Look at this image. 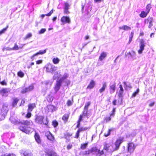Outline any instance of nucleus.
<instances>
[{
  "mask_svg": "<svg viewBox=\"0 0 156 156\" xmlns=\"http://www.w3.org/2000/svg\"><path fill=\"white\" fill-rule=\"evenodd\" d=\"M8 111V105L4 103L0 110V120H3L5 119V116L6 115Z\"/></svg>",
  "mask_w": 156,
  "mask_h": 156,
  "instance_id": "f257e3e1",
  "label": "nucleus"
},
{
  "mask_svg": "<svg viewBox=\"0 0 156 156\" xmlns=\"http://www.w3.org/2000/svg\"><path fill=\"white\" fill-rule=\"evenodd\" d=\"M35 121L36 123L45 125H47L48 123V122L47 118H46L45 120H44V116L36 115H35Z\"/></svg>",
  "mask_w": 156,
  "mask_h": 156,
  "instance_id": "f03ea898",
  "label": "nucleus"
},
{
  "mask_svg": "<svg viewBox=\"0 0 156 156\" xmlns=\"http://www.w3.org/2000/svg\"><path fill=\"white\" fill-rule=\"evenodd\" d=\"M90 153L95 154L97 156H100L104 154V152L103 150L101 151L96 147H93L89 151H86V154H89Z\"/></svg>",
  "mask_w": 156,
  "mask_h": 156,
  "instance_id": "7ed1b4c3",
  "label": "nucleus"
},
{
  "mask_svg": "<svg viewBox=\"0 0 156 156\" xmlns=\"http://www.w3.org/2000/svg\"><path fill=\"white\" fill-rule=\"evenodd\" d=\"M112 144H105L104 146V149L108 152H113L115 150Z\"/></svg>",
  "mask_w": 156,
  "mask_h": 156,
  "instance_id": "20e7f679",
  "label": "nucleus"
},
{
  "mask_svg": "<svg viewBox=\"0 0 156 156\" xmlns=\"http://www.w3.org/2000/svg\"><path fill=\"white\" fill-rule=\"evenodd\" d=\"M46 69L47 72L52 73L57 69V67L49 63L46 66Z\"/></svg>",
  "mask_w": 156,
  "mask_h": 156,
  "instance_id": "39448f33",
  "label": "nucleus"
},
{
  "mask_svg": "<svg viewBox=\"0 0 156 156\" xmlns=\"http://www.w3.org/2000/svg\"><path fill=\"white\" fill-rule=\"evenodd\" d=\"M127 55H129L128 58L130 61H133L136 59V53L134 51H132L129 52L127 53Z\"/></svg>",
  "mask_w": 156,
  "mask_h": 156,
  "instance_id": "423d86ee",
  "label": "nucleus"
},
{
  "mask_svg": "<svg viewBox=\"0 0 156 156\" xmlns=\"http://www.w3.org/2000/svg\"><path fill=\"white\" fill-rule=\"evenodd\" d=\"M123 138L120 137L116 140L115 144V147H114L115 150L119 148L120 144L123 142Z\"/></svg>",
  "mask_w": 156,
  "mask_h": 156,
  "instance_id": "0eeeda50",
  "label": "nucleus"
},
{
  "mask_svg": "<svg viewBox=\"0 0 156 156\" xmlns=\"http://www.w3.org/2000/svg\"><path fill=\"white\" fill-rule=\"evenodd\" d=\"M61 21L62 24H64L66 23H71L69 17L67 16H62L61 19Z\"/></svg>",
  "mask_w": 156,
  "mask_h": 156,
  "instance_id": "6e6552de",
  "label": "nucleus"
},
{
  "mask_svg": "<svg viewBox=\"0 0 156 156\" xmlns=\"http://www.w3.org/2000/svg\"><path fill=\"white\" fill-rule=\"evenodd\" d=\"M145 46V43L143 40L142 39L140 41V49L138 50V52L139 54H141L143 51L144 49Z\"/></svg>",
  "mask_w": 156,
  "mask_h": 156,
  "instance_id": "1a4fd4ad",
  "label": "nucleus"
},
{
  "mask_svg": "<svg viewBox=\"0 0 156 156\" xmlns=\"http://www.w3.org/2000/svg\"><path fill=\"white\" fill-rule=\"evenodd\" d=\"M135 147L136 146L133 143H129L128 147V152L130 153H133Z\"/></svg>",
  "mask_w": 156,
  "mask_h": 156,
  "instance_id": "9d476101",
  "label": "nucleus"
},
{
  "mask_svg": "<svg viewBox=\"0 0 156 156\" xmlns=\"http://www.w3.org/2000/svg\"><path fill=\"white\" fill-rule=\"evenodd\" d=\"M19 128L20 130L27 134H29L33 130V129L30 128H26L22 126H20Z\"/></svg>",
  "mask_w": 156,
  "mask_h": 156,
  "instance_id": "9b49d317",
  "label": "nucleus"
},
{
  "mask_svg": "<svg viewBox=\"0 0 156 156\" xmlns=\"http://www.w3.org/2000/svg\"><path fill=\"white\" fill-rule=\"evenodd\" d=\"M9 91V90L8 89H3L0 91V94L3 96L6 97L8 95V92Z\"/></svg>",
  "mask_w": 156,
  "mask_h": 156,
  "instance_id": "f8f14e48",
  "label": "nucleus"
},
{
  "mask_svg": "<svg viewBox=\"0 0 156 156\" xmlns=\"http://www.w3.org/2000/svg\"><path fill=\"white\" fill-rule=\"evenodd\" d=\"M70 5L67 2H65L64 4V13L65 14H68L70 13L69 11Z\"/></svg>",
  "mask_w": 156,
  "mask_h": 156,
  "instance_id": "ddd939ff",
  "label": "nucleus"
},
{
  "mask_svg": "<svg viewBox=\"0 0 156 156\" xmlns=\"http://www.w3.org/2000/svg\"><path fill=\"white\" fill-rule=\"evenodd\" d=\"M153 21V19L152 17H148L147 19L145 20V23H149L148 27L150 28H151L153 26L152 22Z\"/></svg>",
  "mask_w": 156,
  "mask_h": 156,
  "instance_id": "4468645a",
  "label": "nucleus"
},
{
  "mask_svg": "<svg viewBox=\"0 0 156 156\" xmlns=\"http://www.w3.org/2000/svg\"><path fill=\"white\" fill-rule=\"evenodd\" d=\"M34 88V86L33 85H31L28 87L23 89L21 91L22 93H25L29 91H30Z\"/></svg>",
  "mask_w": 156,
  "mask_h": 156,
  "instance_id": "2eb2a0df",
  "label": "nucleus"
},
{
  "mask_svg": "<svg viewBox=\"0 0 156 156\" xmlns=\"http://www.w3.org/2000/svg\"><path fill=\"white\" fill-rule=\"evenodd\" d=\"M45 152L48 156H58L55 152L51 150H46Z\"/></svg>",
  "mask_w": 156,
  "mask_h": 156,
  "instance_id": "dca6fc26",
  "label": "nucleus"
},
{
  "mask_svg": "<svg viewBox=\"0 0 156 156\" xmlns=\"http://www.w3.org/2000/svg\"><path fill=\"white\" fill-rule=\"evenodd\" d=\"M62 83V82L59 81V80L57 81L55 87V90L56 92H57L59 89Z\"/></svg>",
  "mask_w": 156,
  "mask_h": 156,
  "instance_id": "f3484780",
  "label": "nucleus"
},
{
  "mask_svg": "<svg viewBox=\"0 0 156 156\" xmlns=\"http://www.w3.org/2000/svg\"><path fill=\"white\" fill-rule=\"evenodd\" d=\"M45 135L48 140H49L52 142H53L54 140V137L51 133L49 132L47 133H46Z\"/></svg>",
  "mask_w": 156,
  "mask_h": 156,
  "instance_id": "a211bd4d",
  "label": "nucleus"
},
{
  "mask_svg": "<svg viewBox=\"0 0 156 156\" xmlns=\"http://www.w3.org/2000/svg\"><path fill=\"white\" fill-rule=\"evenodd\" d=\"M20 123L27 126H32L33 124V122L31 121L27 120L26 121L23 120L20 122Z\"/></svg>",
  "mask_w": 156,
  "mask_h": 156,
  "instance_id": "6ab92c4d",
  "label": "nucleus"
},
{
  "mask_svg": "<svg viewBox=\"0 0 156 156\" xmlns=\"http://www.w3.org/2000/svg\"><path fill=\"white\" fill-rule=\"evenodd\" d=\"M119 90L118 92V96L119 98H122L123 96L124 92V89L122 85L120 84L119 86Z\"/></svg>",
  "mask_w": 156,
  "mask_h": 156,
  "instance_id": "aec40b11",
  "label": "nucleus"
},
{
  "mask_svg": "<svg viewBox=\"0 0 156 156\" xmlns=\"http://www.w3.org/2000/svg\"><path fill=\"white\" fill-rule=\"evenodd\" d=\"M83 114V116H86L87 118H88L91 115V114H90L88 111V109L85 108H84Z\"/></svg>",
  "mask_w": 156,
  "mask_h": 156,
  "instance_id": "412c9836",
  "label": "nucleus"
},
{
  "mask_svg": "<svg viewBox=\"0 0 156 156\" xmlns=\"http://www.w3.org/2000/svg\"><path fill=\"white\" fill-rule=\"evenodd\" d=\"M109 88L110 93H113L115 90V84H114L109 85Z\"/></svg>",
  "mask_w": 156,
  "mask_h": 156,
  "instance_id": "4be33fe9",
  "label": "nucleus"
},
{
  "mask_svg": "<svg viewBox=\"0 0 156 156\" xmlns=\"http://www.w3.org/2000/svg\"><path fill=\"white\" fill-rule=\"evenodd\" d=\"M35 139L36 142L38 144L41 143V140L39 134L37 133H36L34 135Z\"/></svg>",
  "mask_w": 156,
  "mask_h": 156,
  "instance_id": "5701e85b",
  "label": "nucleus"
},
{
  "mask_svg": "<svg viewBox=\"0 0 156 156\" xmlns=\"http://www.w3.org/2000/svg\"><path fill=\"white\" fill-rule=\"evenodd\" d=\"M107 87V83L106 82H103L102 87L99 90V92L101 93L105 90L106 88Z\"/></svg>",
  "mask_w": 156,
  "mask_h": 156,
  "instance_id": "b1692460",
  "label": "nucleus"
},
{
  "mask_svg": "<svg viewBox=\"0 0 156 156\" xmlns=\"http://www.w3.org/2000/svg\"><path fill=\"white\" fill-rule=\"evenodd\" d=\"M61 76V72L60 71L56 72L53 76V79L55 80L56 79H58Z\"/></svg>",
  "mask_w": 156,
  "mask_h": 156,
  "instance_id": "393cba45",
  "label": "nucleus"
},
{
  "mask_svg": "<svg viewBox=\"0 0 156 156\" xmlns=\"http://www.w3.org/2000/svg\"><path fill=\"white\" fill-rule=\"evenodd\" d=\"M47 108L48 110V112H52L56 110L55 107L52 105H48L47 106Z\"/></svg>",
  "mask_w": 156,
  "mask_h": 156,
  "instance_id": "a878e982",
  "label": "nucleus"
},
{
  "mask_svg": "<svg viewBox=\"0 0 156 156\" xmlns=\"http://www.w3.org/2000/svg\"><path fill=\"white\" fill-rule=\"evenodd\" d=\"M69 76V74L67 73H65L63 75V76L60 78L59 80V81L62 82L65 80Z\"/></svg>",
  "mask_w": 156,
  "mask_h": 156,
  "instance_id": "bb28decb",
  "label": "nucleus"
},
{
  "mask_svg": "<svg viewBox=\"0 0 156 156\" xmlns=\"http://www.w3.org/2000/svg\"><path fill=\"white\" fill-rule=\"evenodd\" d=\"M36 107V105L35 103L30 104L28 105V108L27 111L31 112L33 109Z\"/></svg>",
  "mask_w": 156,
  "mask_h": 156,
  "instance_id": "cd10ccee",
  "label": "nucleus"
},
{
  "mask_svg": "<svg viewBox=\"0 0 156 156\" xmlns=\"http://www.w3.org/2000/svg\"><path fill=\"white\" fill-rule=\"evenodd\" d=\"M9 120L12 123L15 124H19L20 122L19 120H16L12 117H11L9 118Z\"/></svg>",
  "mask_w": 156,
  "mask_h": 156,
  "instance_id": "c85d7f7f",
  "label": "nucleus"
},
{
  "mask_svg": "<svg viewBox=\"0 0 156 156\" xmlns=\"http://www.w3.org/2000/svg\"><path fill=\"white\" fill-rule=\"evenodd\" d=\"M107 56V54L106 52H103L100 55L99 57V60L102 61Z\"/></svg>",
  "mask_w": 156,
  "mask_h": 156,
  "instance_id": "c756f323",
  "label": "nucleus"
},
{
  "mask_svg": "<svg viewBox=\"0 0 156 156\" xmlns=\"http://www.w3.org/2000/svg\"><path fill=\"white\" fill-rule=\"evenodd\" d=\"M119 28L120 29H123L124 30H128L131 29V28L126 25H124L122 27H119Z\"/></svg>",
  "mask_w": 156,
  "mask_h": 156,
  "instance_id": "7c9ffc66",
  "label": "nucleus"
},
{
  "mask_svg": "<svg viewBox=\"0 0 156 156\" xmlns=\"http://www.w3.org/2000/svg\"><path fill=\"white\" fill-rule=\"evenodd\" d=\"M95 85V82L93 80H92L87 87V88L91 89L93 88Z\"/></svg>",
  "mask_w": 156,
  "mask_h": 156,
  "instance_id": "2f4dec72",
  "label": "nucleus"
},
{
  "mask_svg": "<svg viewBox=\"0 0 156 156\" xmlns=\"http://www.w3.org/2000/svg\"><path fill=\"white\" fill-rule=\"evenodd\" d=\"M148 13L147 12L142 11L140 14V16L141 18H144L147 16Z\"/></svg>",
  "mask_w": 156,
  "mask_h": 156,
  "instance_id": "473e14b6",
  "label": "nucleus"
},
{
  "mask_svg": "<svg viewBox=\"0 0 156 156\" xmlns=\"http://www.w3.org/2000/svg\"><path fill=\"white\" fill-rule=\"evenodd\" d=\"M123 83L124 85V87L125 88H131L132 86L131 84L129 83H127L125 82H123Z\"/></svg>",
  "mask_w": 156,
  "mask_h": 156,
  "instance_id": "72a5a7b5",
  "label": "nucleus"
},
{
  "mask_svg": "<svg viewBox=\"0 0 156 156\" xmlns=\"http://www.w3.org/2000/svg\"><path fill=\"white\" fill-rule=\"evenodd\" d=\"M18 101L19 100L17 98H15L13 99V101L12 103L13 107H14L16 105Z\"/></svg>",
  "mask_w": 156,
  "mask_h": 156,
  "instance_id": "f704fd0d",
  "label": "nucleus"
},
{
  "mask_svg": "<svg viewBox=\"0 0 156 156\" xmlns=\"http://www.w3.org/2000/svg\"><path fill=\"white\" fill-rule=\"evenodd\" d=\"M60 61V60L58 58H54L52 60L53 63L54 64H57Z\"/></svg>",
  "mask_w": 156,
  "mask_h": 156,
  "instance_id": "c9c22d12",
  "label": "nucleus"
},
{
  "mask_svg": "<svg viewBox=\"0 0 156 156\" xmlns=\"http://www.w3.org/2000/svg\"><path fill=\"white\" fill-rule=\"evenodd\" d=\"M69 117V115L65 114L62 117V119L64 121H67Z\"/></svg>",
  "mask_w": 156,
  "mask_h": 156,
  "instance_id": "e433bc0d",
  "label": "nucleus"
},
{
  "mask_svg": "<svg viewBox=\"0 0 156 156\" xmlns=\"http://www.w3.org/2000/svg\"><path fill=\"white\" fill-rule=\"evenodd\" d=\"M89 129V128L88 127H82L79 128L78 130L80 133L81 132H82V131H85V130H87V129Z\"/></svg>",
  "mask_w": 156,
  "mask_h": 156,
  "instance_id": "4c0bfd02",
  "label": "nucleus"
},
{
  "mask_svg": "<svg viewBox=\"0 0 156 156\" xmlns=\"http://www.w3.org/2000/svg\"><path fill=\"white\" fill-rule=\"evenodd\" d=\"M113 128H112L109 129L108 130V131L107 133H105L104 134V136L105 137H107L108 136H109L110 134V132L111 131L113 130Z\"/></svg>",
  "mask_w": 156,
  "mask_h": 156,
  "instance_id": "58836bf2",
  "label": "nucleus"
},
{
  "mask_svg": "<svg viewBox=\"0 0 156 156\" xmlns=\"http://www.w3.org/2000/svg\"><path fill=\"white\" fill-rule=\"evenodd\" d=\"M46 49H45L43 51L40 50L39 52L37 53L36 54L37 55H40V54L42 55V54H43L45 53L46 52Z\"/></svg>",
  "mask_w": 156,
  "mask_h": 156,
  "instance_id": "ea45409f",
  "label": "nucleus"
},
{
  "mask_svg": "<svg viewBox=\"0 0 156 156\" xmlns=\"http://www.w3.org/2000/svg\"><path fill=\"white\" fill-rule=\"evenodd\" d=\"M12 48V50H17L19 49V47L16 43H15L14 46Z\"/></svg>",
  "mask_w": 156,
  "mask_h": 156,
  "instance_id": "a19ab883",
  "label": "nucleus"
},
{
  "mask_svg": "<svg viewBox=\"0 0 156 156\" xmlns=\"http://www.w3.org/2000/svg\"><path fill=\"white\" fill-rule=\"evenodd\" d=\"M8 26L7 25L6 27L3 28L2 30L0 31V35L4 33L6 31L7 28H8Z\"/></svg>",
  "mask_w": 156,
  "mask_h": 156,
  "instance_id": "79ce46f5",
  "label": "nucleus"
},
{
  "mask_svg": "<svg viewBox=\"0 0 156 156\" xmlns=\"http://www.w3.org/2000/svg\"><path fill=\"white\" fill-rule=\"evenodd\" d=\"M151 5L150 4H148L146 7V12L148 13L149 12L150 10L151 9Z\"/></svg>",
  "mask_w": 156,
  "mask_h": 156,
  "instance_id": "37998d69",
  "label": "nucleus"
},
{
  "mask_svg": "<svg viewBox=\"0 0 156 156\" xmlns=\"http://www.w3.org/2000/svg\"><path fill=\"white\" fill-rule=\"evenodd\" d=\"M88 145L87 143L82 144L81 146V148L82 149H85Z\"/></svg>",
  "mask_w": 156,
  "mask_h": 156,
  "instance_id": "c03bdc74",
  "label": "nucleus"
},
{
  "mask_svg": "<svg viewBox=\"0 0 156 156\" xmlns=\"http://www.w3.org/2000/svg\"><path fill=\"white\" fill-rule=\"evenodd\" d=\"M139 92V89L138 88L136 91L135 92L132 94V96L133 97H135L136 95Z\"/></svg>",
  "mask_w": 156,
  "mask_h": 156,
  "instance_id": "a18cd8bd",
  "label": "nucleus"
},
{
  "mask_svg": "<svg viewBox=\"0 0 156 156\" xmlns=\"http://www.w3.org/2000/svg\"><path fill=\"white\" fill-rule=\"evenodd\" d=\"M90 102L88 101L85 104L84 107V108L85 109H88V107L90 106Z\"/></svg>",
  "mask_w": 156,
  "mask_h": 156,
  "instance_id": "49530a36",
  "label": "nucleus"
},
{
  "mask_svg": "<svg viewBox=\"0 0 156 156\" xmlns=\"http://www.w3.org/2000/svg\"><path fill=\"white\" fill-rule=\"evenodd\" d=\"M18 75L20 77H22L24 76V73L21 71H20L18 73Z\"/></svg>",
  "mask_w": 156,
  "mask_h": 156,
  "instance_id": "de8ad7c7",
  "label": "nucleus"
},
{
  "mask_svg": "<svg viewBox=\"0 0 156 156\" xmlns=\"http://www.w3.org/2000/svg\"><path fill=\"white\" fill-rule=\"evenodd\" d=\"M31 112L27 111V113L26 116V117L27 118H29L31 117Z\"/></svg>",
  "mask_w": 156,
  "mask_h": 156,
  "instance_id": "09e8293b",
  "label": "nucleus"
},
{
  "mask_svg": "<svg viewBox=\"0 0 156 156\" xmlns=\"http://www.w3.org/2000/svg\"><path fill=\"white\" fill-rule=\"evenodd\" d=\"M32 36V34L31 33H29L24 38L25 40H26L27 39L31 37Z\"/></svg>",
  "mask_w": 156,
  "mask_h": 156,
  "instance_id": "8fccbe9b",
  "label": "nucleus"
},
{
  "mask_svg": "<svg viewBox=\"0 0 156 156\" xmlns=\"http://www.w3.org/2000/svg\"><path fill=\"white\" fill-rule=\"evenodd\" d=\"M3 50H6L7 51H12V48L9 47H4L3 49Z\"/></svg>",
  "mask_w": 156,
  "mask_h": 156,
  "instance_id": "3c124183",
  "label": "nucleus"
},
{
  "mask_svg": "<svg viewBox=\"0 0 156 156\" xmlns=\"http://www.w3.org/2000/svg\"><path fill=\"white\" fill-rule=\"evenodd\" d=\"M46 30L45 29H42L39 31V34H43L46 31Z\"/></svg>",
  "mask_w": 156,
  "mask_h": 156,
  "instance_id": "603ef678",
  "label": "nucleus"
},
{
  "mask_svg": "<svg viewBox=\"0 0 156 156\" xmlns=\"http://www.w3.org/2000/svg\"><path fill=\"white\" fill-rule=\"evenodd\" d=\"M52 124L53 126L55 127H56L58 125V123L56 121H54L52 122Z\"/></svg>",
  "mask_w": 156,
  "mask_h": 156,
  "instance_id": "864d4df0",
  "label": "nucleus"
},
{
  "mask_svg": "<svg viewBox=\"0 0 156 156\" xmlns=\"http://www.w3.org/2000/svg\"><path fill=\"white\" fill-rule=\"evenodd\" d=\"M24 156H32V155L31 153H28L26 152H25L23 153Z\"/></svg>",
  "mask_w": 156,
  "mask_h": 156,
  "instance_id": "5fc2aeb1",
  "label": "nucleus"
},
{
  "mask_svg": "<svg viewBox=\"0 0 156 156\" xmlns=\"http://www.w3.org/2000/svg\"><path fill=\"white\" fill-rule=\"evenodd\" d=\"M80 132L78 130H77L75 135V138H78L80 136Z\"/></svg>",
  "mask_w": 156,
  "mask_h": 156,
  "instance_id": "6e6d98bb",
  "label": "nucleus"
},
{
  "mask_svg": "<svg viewBox=\"0 0 156 156\" xmlns=\"http://www.w3.org/2000/svg\"><path fill=\"white\" fill-rule=\"evenodd\" d=\"M105 120L106 121V122H107L111 120V118L110 117H107L105 118Z\"/></svg>",
  "mask_w": 156,
  "mask_h": 156,
  "instance_id": "4d7b16f0",
  "label": "nucleus"
},
{
  "mask_svg": "<svg viewBox=\"0 0 156 156\" xmlns=\"http://www.w3.org/2000/svg\"><path fill=\"white\" fill-rule=\"evenodd\" d=\"M67 105L68 106L71 105H72V103L71 101L69 100L68 101L67 103Z\"/></svg>",
  "mask_w": 156,
  "mask_h": 156,
  "instance_id": "13d9d810",
  "label": "nucleus"
},
{
  "mask_svg": "<svg viewBox=\"0 0 156 156\" xmlns=\"http://www.w3.org/2000/svg\"><path fill=\"white\" fill-rule=\"evenodd\" d=\"M72 144H69L67 146V148L68 150H69L72 147Z\"/></svg>",
  "mask_w": 156,
  "mask_h": 156,
  "instance_id": "bf43d9fd",
  "label": "nucleus"
},
{
  "mask_svg": "<svg viewBox=\"0 0 156 156\" xmlns=\"http://www.w3.org/2000/svg\"><path fill=\"white\" fill-rule=\"evenodd\" d=\"M36 64H41L42 62V60H38L36 61Z\"/></svg>",
  "mask_w": 156,
  "mask_h": 156,
  "instance_id": "052dcab7",
  "label": "nucleus"
},
{
  "mask_svg": "<svg viewBox=\"0 0 156 156\" xmlns=\"http://www.w3.org/2000/svg\"><path fill=\"white\" fill-rule=\"evenodd\" d=\"M4 156H16L15 155L13 154H5Z\"/></svg>",
  "mask_w": 156,
  "mask_h": 156,
  "instance_id": "680f3d73",
  "label": "nucleus"
},
{
  "mask_svg": "<svg viewBox=\"0 0 156 156\" xmlns=\"http://www.w3.org/2000/svg\"><path fill=\"white\" fill-rule=\"evenodd\" d=\"M83 114L82 115H80V117L78 121L80 122L82 120L83 117Z\"/></svg>",
  "mask_w": 156,
  "mask_h": 156,
  "instance_id": "e2e57ef3",
  "label": "nucleus"
},
{
  "mask_svg": "<svg viewBox=\"0 0 156 156\" xmlns=\"http://www.w3.org/2000/svg\"><path fill=\"white\" fill-rule=\"evenodd\" d=\"M37 55H36V54H34L31 57V59H32V60H34V57L36 56H37Z\"/></svg>",
  "mask_w": 156,
  "mask_h": 156,
  "instance_id": "0e129e2a",
  "label": "nucleus"
},
{
  "mask_svg": "<svg viewBox=\"0 0 156 156\" xmlns=\"http://www.w3.org/2000/svg\"><path fill=\"white\" fill-rule=\"evenodd\" d=\"M72 135V134H70V133H67L66 135L65 136V138H67V137H69L71 136Z\"/></svg>",
  "mask_w": 156,
  "mask_h": 156,
  "instance_id": "69168bd1",
  "label": "nucleus"
},
{
  "mask_svg": "<svg viewBox=\"0 0 156 156\" xmlns=\"http://www.w3.org/2000/svg\"><path fill=\"white\" fill-rule=\"evenodd\" d=\"M1 83L3 85H6V83L5 81H3L1 82Z\"/></svg>",
  "mask_w": 156,
  "mask_h": 156,
  "instance_id": "338daca9",
  "label": "nucleus"
},
{
  "mask_svg": "<svg viewBox=\"0 0 156 156\" xmlns=\"http://www.w3.org/2000/svg\"><path fill=\"white\" fill-rule=\"evenodd\" d=\"M133 34H134L133 32H131V33L130 35L129 36V37H130V38L131 37V38H133Z\"/></svg>",
  "mask_w": 156,
  "mask_h": 156,
  "instance_id": "774afa93",
  "label": "nucleus"
}]
</instances>
